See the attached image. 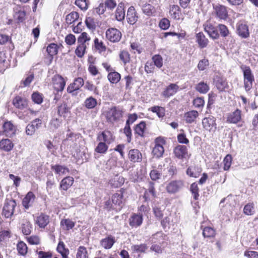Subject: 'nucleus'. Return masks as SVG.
<instances>
[{
    "label": "nucleus",
    "instance_id": "1",
    "mask_svg": "<svg viewBox=\"0 0 258 258\" xmlns=\"http://www.w3.org/2000/svg\"><path fill=\"white\" fill-rule=\"evenodd\" d=\"M16 205L17 204L15 200L7 199L3 207V215L7 218L11 217L14 214Z\"/></svg>",
    "mask_w": 258,
    "mask_h": 258
},
{
    "label": "nucleus",
    "instance_id": "2",
    "mask_svg": "<svg viewBox=\"0 0 258 258\" xmlns=\"http://www.w3.org/2000/svg\"><path fill=\"white\" fill-rule=\"evenodd\" d=\"M155 145L153 149L152 154L154 156L160 158L162 156L164 149L163 145L165 144V141L162 137L157 138L155 140Z\"/></svg>",
    "mask_w": 258,
    "mask_h": 258
},
{
    "label": "nucleus",
    "instance_id": "3",
    "mask_svg": "<svg viewBox=\"0 0 258 258\" xmlns=\"http://www.w3.org/2000/svg\"><path fill=\"white\" fill-rule=\"evenodd\" d=\"M243 75L244 88L246 91H248L252 88V82L254 81V77L251 74V71L249 67L243 68Z\"/></svg>",
    "mask_w": 258,
    "mask_h": 258
},
{
    "label": "nucleus",
    "instance_id": "4",
    "mask_svg": "<svg viewBox=\"0 0 258 258\" xmlns=\"http://www.w3.org/2000/svg\"><path fill=\"white\" fill-rule=\"evenodd\" d=\"M121 32L118 29L114 28H110L106 31V38L113 43L119 42L121 38Z\"/></svg>",
    "mask_w": 258,
    "mask_h": 258
},
{
    "label": "nucleus",
    "instance_id": "5",
    "mask_svg": "<svg viewBox=\"0 0 258 258\" xmlns=\"http://www.w3.org/2000/svg\"><path fill=\"white\" fill-rule=\"evenodd\" d=\"M42 124V120L40 118H36L28 124L26 127V134L28 136L33 135L36 131L39 128Z\"/></svg>",
    "mask_w": 258,
    "mask_h": 258
},
{
    "label": "nucleus",
    "instance_id": "6",
    "mask_svg": "<svg viewBox=\"0 0 258 258\" xmlns=\"http://www.w3.org/2000/svg\"><path fill=\"white\" fill-rule=\"evenodd\" d=\"M183 186V182L181 180H174L168 183L166 189L168 193L174 194L178 192Z\"/></svg>",
    "mask_w": 258,
    "mask_h": 258
},
{
    "label": "nucleus",
    "instance_id": "7",
    "mask_svg": "<svg viewBox=\"0 0 258 258\" xmlns=\"http://www.w3.org/2000/svg\"><path fill=\"white\" fill-rule=\"evenodd\" d=\"M202 124L203 127L209 132H214L216 129V119L212 116L203 118Z\"/></svg>",
    "mask_w": 258,
    "mask_h": 258
},
{
    "label": "nucleus",
    "instance_id": "8",
    "mask_svg": "<svg viewBox=\"0 0 258 258\" xmlns=\"http://www.w3.org/2000/svg\"><path fill=\"white\" fill-rule=\"evenodd\" d=\"M241 111L239 109H236L234 111L227 114L226 122L229 123H237L241 120Z\"/></svg>",
    "mask_w": 258,
    "mask_h": 258
},
{
    "label": "nucleus",
    "instance_id": "9",
    "mask_svg": "<svg viewBox=\"0 0 258 258\" xmlns=\"http://www.w3.org/2000/svg\"><path fill=\"white\" fill-rule=\"evenodd\" d=\"M115 139V137L113 134L108 130H105L100 134H98L97 136V140L102 141L107 144H110L112 143Z\"/></svg>",
    "mask_w": 258,
    "mask_h": 258
},
{
    "label": "nucleus",
    "instance_id": "10",
    "mask_svg": "<svg viewBox=\"0 0 258 258\" xmlns=\"http://www.w3.org/2000/svg\"><path fill=\"white\" fill-rule=\"evenodd\" d=\"M122 116V112L116 107L110 109L107 112L106 118L108 121L113 122L117 120Z\"/></svg>",
    "mask_w": 258,
    "mask_h": 258
},
{
    "label": "nucleus",
    "instance_id": "11",
    "mask_svg": "<svg viewBox=\"0 0 258 258\" xmlns=\"http://www.w3.org/2000/svg\"><path fill=\"white\" fill-rule=\"evenodd\" d=\"M54 89L57 92H62L66 85V81L60 75H55L52 78Z\"/></svg>",
    "mask_w": 258,
    "mask_h": 258
},
{
    "label": "nucleus",
    "instance_id": "12",
    "mask_svg": "<svg viewBox=\"0 0 258 258\" xmlns=\"http://www.w3.org/2000/svg\"><path fill=\"white\" fill-rule=\"evenodd\" d=\"M174 154L176 157L180 159L189 157L188 154L187 148L184 145L176 146L174 149Z\"/></svg>",
    "mask_w": 258,
    "mask_h": 258
},
{
    "label": "nucleus",
    "instance_id": "13",
    "mask_svg": "<svg viewBox=\"0 0 258 258\" xmlns=\"http://www.w3.org/2000/svg\"><path fill=\"white\" fill-rule=\"evenodd\" d=\"M3 134L9 137H12L16 132L15 126L11 121L5 122L3 125Z\"/></svg>",
    "mask_w": 258,
    "mask_h": 258
},
{
    "label": "nucleus",
    "instance_id": "14",
    "mask_svg": "<svg viewBox=\"0 0 258 258\" xmlns=\"http://www.w3.org/2000/svg\"><path fill=\"white\" fill-rule=\"evenodd\" d=\"M204 27L205 32H206L209 36L212 39H217L219 37V34L217 28L212 24L207 22L204 25Z\"/></svg>",
    "mask_w": 258,
    "mask_h": 258
},
{
    "label": "nucleus",
    "instance_id": "15",
    "mask_svg": "<svg viewBox=\"0 0 258 258\" xmlns=\"http://www.w3.org/2000/svg\"><path fill=\"white\" fill-rule=\"evenodd\" d=\"M51 170L58 176H62L69 173V169L65 166L59 164L51 165Z\"/></svg>",
    "mask_w": 258,
    "mask_h": 258
},
{
    "label": "nucleus",
    "instance_id": "16",
    "mask_svg": "<svg viewBox=\"0 0 258 258\" xmlns=\"http://www.w3.org/2000/svg\"><path fill=\"white\" fill-rule=\"evenodd\" d=\"M130 160L132 162H140L142 160V153L138 149L130 150L128 153Z\"/></svg>",
    "mask_w": 258,
    "mask_h": 258
},
{
    "label": "nucleus",
    "instance_id": "17",
    "mask_svg": "<svg viewBox=\"0 0 258 258\" xmlns=\"http://www.w3.org/2000/svg\"><path fill=\"white\" fill-rule=\"evenodd\" d=\"M84 84L83 79L82 78L76 79L74 82L71 84L67 88V92L72 93L75 91L79 90Z\"/></svg>",
    "mask_w": 258,
    "mask_h": 258
},
{
    "label": "nucleus",
    "instance_id": "18",
    "mask_svg": "<svg viewBox=\"0 0 258 258\" xmlns=\"http://www.w3.org/2000/svg\"><path fill=\"white\" fill-rule=\"evenodd\" d=\"M126 19L127 22L133 25L135 24L138 19V16L137 13L134 7H130L127 12Z\"/></svg>",
    "mask_w": 258,
    "mask_h": 258
},
{
    "label": "nucleus",
    "instance_id": "19",
    "mask_svg": "<svg viewBox=\"0 0 258 258\" xmlns=\"http://www.w3.org/2000/svg\"><path fill=\"white\" fill-rule=\"evenodd\" d=\"M35 223L40 228H44L49 223V217L41 213L36 217Z\"/></svg>",
    "mask_w": 258,
    "mask_h": 258
},
{
    "label": "nucleus",
    "instance_id": "20",
    "mask_svg": "<svg viewBox=\"0 0 258 258\" xmlns=\"http://www.w3.org/2000/svg\"><path fill=\"white\" fill-rule=\"evenodd\" d=\"M35 199V195L32 192L29 191L23 199L22 205L26 209H28L29 207L33 206Z\"/></svg>",
    "mask_w": 258,
    "mask_h": 258
},
{
    "label": "nucleus",
    "instance_id": "21",
    "mask_svg": "<svg viewBox=\"0 0 258 258\" xmlns=\"http://www.w3.org/2000/svg\"><path fill=\"white\" fill-rule=\"evenodd\" d=\"M179 87L176 84H170L162 93V95L165 98H169L175 94Z\"/></svg>",
    "mask_w": 258,
    "mask_h": 258
},
{
    "label": "nucleus",
    "instance_id": "22",
    "mask_svg": "<svg viewBox=\"0 0 258 258\" xmlns=\"http://www.w3.org/2000/svg\"><path fill=\"white\" fill-rule=\"evenodd\" d=\"M143 222L142 215L134 214L129 219V224L133 227H137L140 226Z\"/></svg>",
    "mask_w": 258,
    "mask_h": 258
},
{
    "label": "nucleus",
    "instance_id": "23",
    "mask_svg": "<svg viewBox=\"0 0 258 258\" xmlns=\"http://www.w3.org/2000/svg\"><path fill=\"white\" fill-rule=\"evenodd\" d=\"M214 10L217 16L220 19L225 20L228 17V12L226 7L219 5L214 7Z\"/></svg>",
    "mask_w": 258,
    "mask_h": 258
},
{
    "label": "nucleus",
    "instance_id": "24",
    "mask_svg": "<svg viewBox=\"0 0 258 258\" xmlns=\"http://www.w3.org/2000/svg\"><path fill=\"white\" fill-rule=\"evenodd\" d=\"M237 31L239 36L243 38H246L249 36L248 26L245 24L238 23L237 27Z\"/></svg>",
    "mask_w": 258,
    "mask_h": 258
},
{
    "label": "nucleus",
    "instance_id": "25",
    "mask_svg": "<svg viewBox=\"0 0 258 258\" xmlns=\"http://www.w3.org/2000/svg\"><path fill=\"white\" fill-rule=\"evenodd\" d=\"M13 103L16 108L20 109H23L28 106L27 99L19 96L13 99Z\"/></svg>",
    "mask_w": 258,
    "mask_h": 258
},
{
    "label": "nucleus",
    "instance_id": "26",
    "mask_svg": "<svg viewBox=\"0 0 258 258\" xmlns=\"http://www.w3.org/2000/svg\"><path fill=\"white\" fill-rule=\"evenodd\" d=\"M74 181L73 177L69 176H66L60 181V188L64 190H68L73 185Z\"/></svg>",
    "mask_w": 258,
    "mask_h": 258
},
{
    "label": "nucleus",
    "instance_id": "27",
    "mask_svg": "<svg viewBox=\"0 0 258 258\" xmlns=\"http://www.w3.org/2000/svg\"><path fill=\"white\" fill-rule=\"evenodd\" d=\"M201 172L202 169L201 168L196 165H192L188 167L186 173L190 177L197 178L200 176Z\"/></svg>",
    "mask_w": 258,
    "mask_h": 258
},
{
    "label": "nucleus",
    "instance_id": "28",
    "mask_svg": "<svg viewBox=\"0 0 258 258\" xmlns=\"http://www.w3.org/2000/svg\"><path fill=\"white\" fill-rule=\"evenodd\" d=\"M14 144L8 139H2L0 141V149L6 152H9L12 150Z\"/></svg>",
    "mask_w": 258,
    "mask_h": 258
},
{
    "label": "nucleus",
    "instance_id": "29",
    "mask_svg": "<svg viewBox=\"0 0 258 258\" xmlns=\"http://www.w3.org/2000/svg\"><path fill=\"white\" fill-rule=\"evenodd\" d=\"M57 112L59 116L66 118L70 113V109L66 103H63L57 107Z\"/></svg>",
    "mask_w": 258,
    "mask_h": 258
},
{
    "label": "nucleus",
    "instance_id": "30",
    "mask_svg": "<svg viewBox=\"0 0 258 258\" xmlns=\"http://www.w3.org/2000/svg\"><path fill=\"white\" fill-rule=\"evenodd\" d=\"M198 116L199 113L197 111L191 110L184 114V118L186 123H191L195 121Z\"/></svg>",
    "mask_w": 258,
    "mask_h": 258
},
{
    "label": "nucleus",
    "instance_id": "31",
    "mask_svg": "<svg viewBox=\"0 0 258 258\" xmlns=\"http://www.w3.org/2000/svg\"><path fill=\"white\" fill-rule=\"evenodd\" d=\"M197 42H198L199 46L201 48L206 47L208 43L209 40L206 38L205 36L202 32H200L196 35Z\"/></svg>",
    "mask_w": 258,
    "mask_h": 258
},
{
    "label": "nucleus",
    "instance_id": "32",
    "mask_svg": "<svg viewBox=\"0 0 258 258\" xmlns=\"http://www.w3.org/2000/svg\"><path fill=\"white\" fill-rule=\"evenodd\" d=\"M112 202L115 206L121 207L123 202L122 191L120 190L119 192L114 194L112 196Z\"/></svg>",
    "mask_w": 258,
    "mask_h": 258
},
{
    "label": "nucleus",
    "instance_id": "33",
    "mask_svg": "<svg viewBox=\"0 0 258 258\" xmlns=\"http://www.w3.org/2000/svg\"><path fill=\"white\" fill-rule=\"evenodd\" d=\"M169 14L171 17L175 20H179L181 16L180 9L177 5H172L170 7Z\"/></svg>",
    "mask_w": 258,
    "mask_h": 258
},
{
    "label": "nucleus",
    "instance_id": "34",
    "mask_svg": "<svg viewBox=\"0 0 258 258\" xmlns=\"http://www.w3.org/2000/svg\"><path fill=\"white\" fill-rule=\"evenodd\" d=\"M115 243V239L113 237L110 236L107 237L100 241V244L105 249H110Z\"/></svg>",
    "mask_w": 258,
    "mask_h": 258
},
{
    "label": "nucleus",
    "instance_id": "35",
    "mask_svg": "<svg viewBox=\"0 0 258 258\" xmlns=\"http://www.w3.org/2000/svg\"><path fill=\"white\" fill-rule=\"evenodd\" d=\"M60 225L63 230H69L74 227L75 222L69 219H62Z\"/></svg>",
    "mask_w": 258,
    "mask_h": 258
},
{
    "label": "nucleus",
    "instance_id": "36",
    "mask_svg": "<svg viewBox=\"0 0 258 258\" xmlns=\"http://www.w3.org/2000/svg\"><path fill=\"white\" fill-rule=\"evenodd\" d=\"M57 251L61 254L62 258H68L69 250L65 248L64 244L62 241H59L57 247Z\"/></svg>",
    "mask_w": 258,
    "mask_h": 258
},
{
    "label": "nucleus",
    "instance_id": "37",
    "mask_svg": "<svg viewBox=\"0 0 258 258\" xmlns=\"http://www.w3.org/2000/svg\"><path fill=\"white\" fill-rule=\"evenodd\" d=\"M97 103L96 99L92 97H89L85 100L84 105L88 109H92L96 106Z\"/></svg>",
    "mask_w": 258,
    "mask_h": 258
},
{
    "label": "nucleus",
    "instance_id": "38",
    "mask_svg": "<svg viewBox=\"0 0 258 258\" xmlns=\"http://www.w3.org/2000/svg\"><path fill=\"white\" fill-rule=\"evenodd\" d=\"M107 77L109 81L112 83H117L120 79V74L116 72H110Z\"/></svg>",
    "mask_w": 258,
    "mask_h": 258
},
{
    "label": "nucleus",
    "instance_id": "39",
    "mask_svg": "<svg viewBox=\"0 0 258 258\" xmlns=\"http://www.w3.org/2000/svg\"><path fill=\"white\" fill-rule=\"evenodd\" d=\"M149 110L154 113H156L160 118L163 117L165 115V109L162 107L155 106L151 107Z\"/></svg>",
    "mask_w": 258,
    "mask_h": 258
},
{
    "label": "nucleus",
    "instance_id": "40",
    "mask_svg": "<svg viewBox=\"0 0 258 258\" xmlns=\"http://www.w3.org/2000/svg\"><path fill=\"white\" fill-rule=\"evenodd\" d=\"M196 89L200 93L205 94L209 91V87L207 83L201 82L197 85Z\"/></svg>",
    "mask_w": 258,
    "mask_h": 258
},
{
    "label": "nucleus",
    "instance_id": "41",
    "mask_svg": "<svg viewBox=\"0 0 258 258\" xmlns=\"http://www.w3.org/2000/svg\"><path fill=\"white\" fill-rule=\"evenodd\" d=\"M99 142H100L96 147L95 151L97 153L104 154L107 151L108 149V147L107 145V144L102 141Z\"/></svg>",
    "mask_w": 258,
    "mask_h": 258
},
{
    "label": "nucleus",
    "instance_id": "42",
    "mask_svg": "<svg viewBox=\"0 0 258 258\" xmlns=\"http://www.w3.org/2000/svg\"><path fill=\"white\" fill-rule=\"evenodd\" d=\"M86 44H78L75 53L79 57H82L86 51Z\"/></svg>",
    "mask_w": 258,
    "mask_h": 258
},
{
    "label": "nucleus",
    "instance_id": "43",
    "mask_svg": "<svg viewBox=\"0 0 258 258\" xmlns=\"http://www.w3.org/2000/svg\"><path fill=\"white\" fill-rule=\"evenodd\" d=\"M203 235L204 237H213L215 235V231L210 227H206L203 230Z\"/></svg>",
    "mask_w": 258,
    "mask_h": 258
},
{
    "label": "nucleus",
    "instance_id": "44",
    "mask_svg": "<svg viewBox=\"0 0 258 258\" xmlns=\"http://www.w3.org/2000/svg\"><path fill=\"white\" fill-rule=\"evenodd\" d=\"M76 258H88L86 248L84 246H80L77 250Z\"/></svg>",
    "mask_w": 258,
    "mask_h": 258
},
{
    "label": "nucleus",
    "instance_id": "45",
    "mask_svg": "<svg viewBox=\"0 0 258 258\" xmlns=\"http://www.w3.org/2000/svg\"><path fill=\"white\" fill-rule=\"evenodd\" d=\"M216 85L217 89L220 91H223L228 86L227 82L226 80L222 78H219L218 79L216 82Z\"/></svg>",
    "mask_w": 258,
    "mask_h": 258
},
{
    "label": "nucleus",
    "instance_id": "46",
    "mask_svg": "<svg viewBox=\"0 0 258 258\" xmlns=\"http://www.w3.org/2000/svg\"><path fill=\"white\" fill-rule=\"evenodd\" d=\"M32 225L31 223L27 221H26L22 225V231L25 235H29L31 232Z\"/></svg>",
    "mask_w": 258,
    "mask_h": 258
},
{
    "label": "nucleus",
    "instance_id": "47",
    "mask_svg": "<svg viewBox=\"0 0 258 258\" xmlns=\"http://www.w3.org/2000/svg\"><path fill=\"white\" fill-rule=\"evenodd\" d=\"M145 127V122L144 121H141L139 124L136 125L135 130V133L140 136H143Z\"/></svg>",
    "mask_w": 258,
    "mask_h": 258
},
{
    "label": "nucleus",
    "instance_id": "48",
    "mask_svg": "<svg viewBox=\"0 0 258 258\" xmlns=\"http://www.w3.org/2000/svg\"><path fill=\"white\" fill-rule=\"evenodd\" d=\"M17 250L21 255H25L27 252V246L23 241H20L17 244Z\"/></svg>",
    "mask_w": 258,
    "mask_h": 258
},
{
    "label": "nucleus",
    "instance_id": "49",
    "mask_svg": "<svg viewBox=\"0 0 258 258\" xmlns=\"http://www.w3.org/2000/svg\"><path fill=\"white\" fill-rule=\"evenodd\" d=\"M79 15L77 12H72L68 14L66 18L67 23L71 24L78 19Z\"/></svg>",
    "mask_w": 258,
    "mask_h": 258
},
{
    "label": "nucleus",
    "instance_id": "50",
    "mask_svg": "<svg viewBox=\"0 0 258 258\" xmlns=\"http://www.w3.org/2000/svg\"><path fill=\"white\" fill-rule=\"evenodd\" d=\"M115 17L117 21H121L124 19L125 11L121 7H118L115 12Z\"/></svg>",
    "mask_w": 258,
    "mask_h": 258
},
{
    "label": "nucleus",
    "instance_id": "51",
    "mask_svg": "<svg viewBox=\"0 0 258 258\" xmlns=\"http://www.w3.org/2000/svg\"><path fill=\"white\" fill-rule=\"evenodd\" d=\"M243 212L245 215H252L254 213V204L253 203H248L243 209Z\"/></svg>",
    "mask_w": 258,
    "mask_h": 258
},
{
    "label": "nucleus",
    "instance_id": "52",
    "mask_svg": "<svg viewBox=\"0 0 258 258\" xmlns=\"http://www.w3.org/2000/svg\"><path fill=\"white\" fill-rule=\"evenodd\" d=\"M90 40V38L86 32L82 33L78 38V44H86Z\"/></svg>",
    "mask_w": 258,
    "mask_h": 258
},
{
    "label": "nucleus",
    "instance_id": "53",
    "mask_svg": "<svg viewBox=\"0 0 258 258\" xmlns=\"http://www.w3.org/2000/svg\"><path fill=\"white\" fill-rule=\"evenodd\" d=\"M47 51L50 56L57 54L58 51V46L55 43H51L47 47Z\"/></svg>",
    "mask_w": 258,
    "mask_h": 258
},
{
    "label": "nucleus",
    "instance_id": "54",
    "mask_svg": "<svg viewBox=\"0 0 258 258\" xmlns=\"http://www.w3.org/2000/svg\"><path fill=\"white\" fill-rule=\"evenodd\" d=\"M143 11L148 16H151L155 12V9L151 5L146 4L143 7Z\"/></svg>",
    "mask_w": 258,
    "mask_h": 258
},
{
    "label": "nucleus",
    "instance_id": "55",
    "mask_svg": "<svg viewBox=\"0 0 258 258\" xmlns=\"http://www.w3.org/2000/svg\"><path fill=\"white\" fill-rule=\"evenodd\" d=\"M154 65L158 68H161L163 66V58L159 54H156L153 56L152 58Z\"/></svg>",
    "mask_w": 258,
    "mask_h": 258
},
{
    "label": "nucleus",
    "instance_id": "56",
    "mask_svg": "<svg viewBox=\"0 0 258 258\" xmlns=\"http://www.w3.org/2000/svg\"><path fill=\"white\" fill-rule=\"evenodd\" d=\"M119 58L124 64L130 61V55L126 51H121L119 54Z\"/></svg>",
    "mask_w": 258,
    "mask_h": 258
},
{
    "label": "nucleus",
    "instance_id": "57",
    "mask_svg": "<svg viewBox=\"0 0 258 258\" xmlns=\"http://www.w3.org/2000/svg\"><path fill=\"white\" fill-rule=\"evenodd\" d=\"M132 250L136 252H144L147 249V246L145 244L134 245L132 247Z\"/></svg>",
    "mask_w": 258,
    "mask_h": 258
},
{
    "label": "nucleus",
    "instance_id": "58",
    "mask_svg": "<svg viewBox=\"0 0 258 258\" xmlns=\"http://www.w3.org/2000/svg\"><path fill=\"white\" fill-rule=\"evenodd\" d=\"M31 98L33 102L35 103L40 104L42 102L43 98L42 95L39 93H33L32 95Z\"/></svg>",
    "mask_w": 258,
    "mask_h": 258
},
{
    "label": "nucleus",
    "instance_id": "59",
    "mask_svg": "<svg viewBox=\"0 0 258 258\" xmlns=\"http://www.w3.org/2000/svg\"><path fill=\"white\" fill-rule=\"evenodd\" d=\"M232 157L230 155H227L223 160L224 170H228L231 166Z\"/></svg>",
    "mask_w": 258,
    "mask_h": 258
},
{
    "label": "nucleus",
    "instance_id": "60",
    "mask_svg": "<svg viewBox=\"0 0 258 258\" xmlns=\"http://www.w3.org/2000/svg\"><path fill=\"white\" fill-rule=\"evenodd\" d=\"M26 14L24 11L19 10L15 13L14 18L18 21V22H23L25 18Z\"/></svg>",
    "mask_w": 258,
    "mask_h": 258
},
{
    "label": "nucleus",
    "instance_id": "61",
    "mask_svg": "<svg viewBox=\"0 0 258 258\" xmlns=\"http://www.w3.org/2000/svg\"><path fill=\"white\" fill-rule=\"evenodd\" d=\"M85 24L89 29L94 30L96 28V25L94 19L91 17H88L86 18Z\"/></svg>",
    "mask_w": 258,
    "mask_h": 258
},
{
    "label": "nucleus",
    "instance_id": "62",
    "mask_svg": "<svg viewBox=\"0 0 258 258\" xmlns=\"http://www.w3.org/2000/svg\"><path fill=\"white\" fill-rule=\"evenodd\" d=\"M164 234L161 232H158L153 235L151 238V241L152 242L155 243L157 242H160L161 240L163 239Z\"/></svg>",
    "mask_w": 258,
    "mask_h": 258
},
{
    "label": "nucleus",
    "instance_id": "63",
    "mask_svg": "<svg viewBox=\"0 0 258 258\" xmlns=\"http://www.w3.org/2000/svg\"><path fill=\"white\" fill-rule=\"evenodd\" d=\"M220 34L223 37H226L229 34V30L227 27L223 24H219L218 26Z\"/></svg>",
    "mask_w": 258,
    "mask_h": 258
},
{
    "label": "nucleus",
    "instance_id": "64",
    "mask_svg": "<svg viewBox=\"0 0 258 258\" xmlns=\"http://www.w3.org/2000/svg\"><path fill=\"white\" fill-rule=\"evenodd\" d=\"M105 9L106 8L104 6V4L103 3H100L97 7L94 9L93 12L97 14V15H100L104 13Z\"/></svg>",
    "mask_w": 258,
    "mask_h": 258
}]
</instances>
